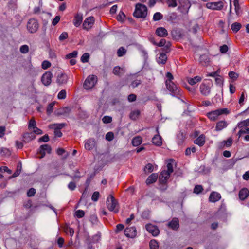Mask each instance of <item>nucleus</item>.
I'll return each instance as SVG.
<instances>
[{"instance_id":"b1692460","label":"nucleus","mask_w":249,"mask_h":249,"mask_svg":"<svg viewBox=\"0 0 249 249\" xmlns=\"http://www.w3.org/2000/svg\"><path fill=\"white\" fill-rule=\"evenodd\" d=\"M83 19L82 15L81 14H77L73 20V24L75 26L78 27L81 23Z\"/></svg>"},{"instance_id":"3c124183","label":"nucleus","mask_w":249,"mask_h":249,"mask_svg":"<svg viewBox=\"0 0 249 249\" xmlns=\"http://www.w3.org/2000/svg\"><path fill=\"white\" fill-rule=\"evenodd\" d=\"M75 214L77 218H80L84 216L85 212L83 210H79L76 211Z\"/></svg>"},{"instance_id":"cd10ccee","label":"nucleus","mask_w":249,"mask_h":249,"mask_svg":"<svg viewBox=\"0 0 249 249\" xmlns=\"http://www.w3.org/2000/svg\"><path fill=\"white\" fill-rule=\"evenodd\" d=\"M227 124H228L227 122L225 121H219L216 124L215 130L217 131H220L222 130L224 128L226 127Z\"/></svg>"},{"instance_id":"338daca9","label":"nucleus","mask_w":249,"mask_h":249,"mask_svg":"<svg viewBox=\"0 0 249 249\" xmlns=\"http://www.w3.org/2000/svg\"><path fill=\"white\" fill-rule=\"evenodd\" d=\"M141 84V81L140 80H135L132 82L131 86L133 88H136Z\"/></svg>"},{"instance_id":"09e8293b","label":"nucleus","mask_w":249,"mask_h":249,"mask_svg":"<svg viewBox=\"0 0 249 249\" xmlns=\"http://www.w3.org/2000/svg\"><path fill=\"white\" fill-rule=\"evenodd\" d=\"M58 98L59 99H64L66 97V91L65 90L63 89L61 90L58 94Z\"/></svg>"},{"instance_id":"37998d69","label":"nucleus","mask_w":249,"mask_h":249,"mask_svg":"<svg viewBox=\"0 0 249 249\" xmlns=\"http://www.w3.org/2000/svg\"><path fill=\"white\" fill-rule=\"evenodd\" d=\"M89 58V55L88 53H84L81 57V61L83 63L88 62Z\"/></svg>"},{"instance_id":"680f3d73","label":"nucleus","mask_w":249,"mask_h":249,"mask_svg":"<svg viewBox=\"0 0 249 249\" xmlns=\"http://www.w3.org/2000/svg\"><path fill=\"white\" fill-rule=\"evenodd\" d=\"M228 51V47L227 45H223L220 47V51L222 53H225Z\"/></svg>"},{"instance_id":"0eeeda50","label":"nucleus","mask_w":249,"mask_h":249,"mask_svg":"<svg viewBox=\"0 0 249 249\" xmlns=\"http://www.w3.org/2000/svg\"><path fill=\"white\" fill-rule=\"evenodd\" d=\"M38 23L36 19L31 18L28 20L27 24V28L30 33H36L38 30Z\"/></svg>"},{"instance_id":"c9c22d12","label":"nucleus","mask_w":249,"mask_h":249,"mask_svg":"<svg viewBox=\"0 0 249 249\" xmlns=\"http://www.w3.org/2000/svg\"><path fill=\"white\" fill-rule=\"evenodd\" d=\"M140 114V112L138 110L133 111L130 114V118L132 120H135L138 118Z\"/></svg>"},{"instance_id":"052dcab7","label":"nucleus","mask_w":249,"mask_h":249,"mask_svg":"<svg viewBox=\"0 0 249 249\" xmlns=\"http://www.w3.org/2000/svg\"><path fill=\"white\" fill-rule=\"evenodd\" d=\"M171 46V44L170 42H166L165 45L164 46V48H163V50L165 53H168L170 52V47Z\"/></svg>"},{"instance_id":"aec40b11","label":"nucleus","mask_w":249,"mask_h":249,"mask_svg":"<svg viewBox=\"0 0 249 249\" xmlns=\"http://www.w3.org/2000/svg\"><path fill=\"white\" fill-rule=\"evenodd\" d=\"M200 91L202 95L207 96L210 93L211 89L209 86L203 83L200 86Z\"/></svg>"},{"instance_id":"5fc2aeb1","label":"nucleus","mask_w":249,"mask_h":249,"mask_svg":"<svg viewBox=\"0 0 249 249\" xmlns=\"http://www.w3.org/2000/svg\"><path fill=\"white\" fill-rule=\"evenodd\" d=\"M68 37V34L67 32H63L59 36V39L60 41H62Z\"/></svg>"},{"instance_id":"bf43d9fd","label":"nucleus","mask_w":249,"mask_h":249,"mask_svg":"<svg viewBox=\"0 0 249 249\" xmlns=\"http://www.w3.org/2000/svg\"><path fill=\"white\" fill-rule=\"evenodd\" d=\"M100 194L98 192H94L92 196L91 199L94 201H97L99 198Z\"/></svg>"},{"instance_id":"0e129e2a","label":"nucleus","mask_w":249,"mask_h":249,"mask_svg":"<svg viewBox=\"0 0 249 249\" xmlns=\"http://www.w3.org/2000/svg\"><path fill=\"white\" fill-rule=\"evenodd\" d=\"M68 187L70 190L73 191L76 188V185L75 182L71 181L69 183Z\"/></svg>"},{"instance_id":"1a4fd4ad","label":"nucleus","mask_w":249,"mask_h":249,"mask_svg":"<svg viewBox=\"0 0 249 249\" xmlns=\"http://www.w3.org/2000/svg\"><path fill=\"white\" fill-rule=\"evenodd\" d=\"M224 6L222 1L208 2L206 4V7L211 9L215 10H221Z\"/></svg>"},{"instance_id":"c85d7f7f","label":"nucleus","mask_w":249,"mask_h":249,"mask_svg":"<svg viewBox=\"0 0 249 249\" xmlns=\"http://www.w3.org/2000/svg\"><path fill=\"white\" fill-rule=\"evenodd\" d=\"M202 78L199 76H196L194 78H188L187 82L191 85H194L197 82H200Z\"/></svg>"},{"instance_id":"c756f323","label":"nucleus","mask_w":249,"mask_h":249,"mask_svg":"<svg viewBox=\"0 0 249 249\" xmlns=\"http://www.w3.org/2000/svg\"><path fill=\"white\" fill-rule=\"evenodd\" d=\"M113 73L116 75L121 76L124 73L123 68L120 67L119 66H115L113 70Z\"/></svg>"},{"instance_id":"f3484780","label":"nucleus","mask_w":249,"mask_h":249,"mask_svg":"<svg viewBox=\"0 0 249 249\" xmlns=\"http://www.w3.org/2000/svg\"><path fill=\"white\" fill-rule=\"evenodd\" d=\"M52 148L51 146L48 144H43L40 146L39 153L41 155V158H43L45 155V152L48 154L51 153Z\"/></svg>"},{"instance_id":"bb28decb","label":"nucleus","mask_w":249,"mask_h":249,"mask_svg":"<svg viewBox=\"0 0 249 249\" xmlns=\"http://www.w3.org/2000/svg\"><path fill=\"white\" fill-rule=\"evenodd\" d=\"M158 178V175L156 173H153L150 175L146 180V183L147 184H152L157 180Z\"/></svg>"},{"instance_id":"6ab92c4d","label":"nucleus","mask_w":249,"mask_h":249,"mask_svg":"<svg viewBox=\"0 0 249 249\" xmlns=\"http://www.w3.org/2000/svg\"><path fill=\"white\" fill-rule=\"evenodd\" d=\"M249 195V190L246 188H242L239 192V197L240 200H245Z\"/></svg>"},{"instance_id":"4be33fe9","label":"nucleus","mask_w":249,"mask_h":249,"mask_svg":"<svg viewBox=\"0 0 249 249\" xmlns=\"http://www.w3.org/2000/svg\"><path fill=\"white\" fill-rule=\"evenodd\" d=\"M221 198V195L220 194L213 192L211 193L209 196V200L212 202H215L218 201Z\"/></svg>"},{"instance_id":"8fccbe9b","label":"nucleus","mask_w":249,"mask_h":249,"mask_svg":"<svg viewBox=\"0 0 249 249\" xmlns=\"http://www.w3.org/2000/svg\"><path fill=\"white\" fill-rule=\"evenodd\" d=\"M36 127V122L34 119H32L29 121L28 128L29 129L31 128H35Z\"/></svg>"},{"instance_id":"79ce46f5","label":"nucleus","mask_w":249,"mask_h":249,"mask_svg":"<svg viewBox=\"0 0 249 249\" xmlns=\"http://www.w3.org/2000/svg\"><path fill=\"white\" fill-rule=\"evenodd\" d=\"M163 18V15L160 12H157L154 14L153 19L154 21L160 20Z\"/></svg>"},{"instance_id":"f8f14e48","label":"nucleus","mask_w":249,"mask_h":249,"mask_svg":"<svg viewBox=\"0 0 249 249\" xmlns=\"http://www.w3.org/2000/svg\"><path fill=\"white\" fill-rule=\"evenodd\" d=\"M71 112V109L69 107H64L60 108L55 111V114L56 116L63 115L65 116H68Z\"/></svg>"},{"instance_id":"c03bdc74","label":"nucleus","mask_w":249,"mask_h":249,"mask_svg":"<svg viewBox=\"0 0 249 249\" xmlns=\"http://www.w3.org/2000/svg\"><path fill=\"white\" fill-rule=\"evenodd\" d=\"M249 134V128H242L238 132L237 135L239 136V138L242 136L244 134Z\"/></svg>"},{"instance_id":"9d476101","label":"nucleus","mask_w":249,"mask_h":249,"mask_svg":"<svg viewBox=\"0 0 249 249\" xmlns=\"http://www.w3.org/2000/svg\"><path fill=\"white\" fill-rule=\"evenodd\" d=\"M124 233L128 237L133 238L137 235V230L135 227H127L124 230Z\"/></svg>"},{"instance_id":"2eb2a0df","label":"nucleus","mask_w":249,"mask_h":249,"mask_svg":"<svg viewBox=\"0 0 249 249\" xmlns=\"http://www.w3.org/2000/svg\"><path fill=\"white\" fill-rule=\"evenodd\" d=\"M68 80V77L67 75L65 73H61L58 75L56 82L59 85H64L67 83Z\"/></svg>"},{"instance_id":"69168bd1","label":"nucleus","mask_w":249,"mask_h":249,"mask_svg":"<svg viewBox=\"0 0 249 249\" xmlns=\"http://www.w3.org/2000/svg\"><path fill=\"white\" fill-rule=\"evenodd\" d=\"M49 140V137L47 134L44 135L43 137L40 138L38 140V142H47Z\"/></svg>"},{"instance_id":"39448f33","label":"nucleus","mask_w":249,"mask_h":249,"mask_svg":"<svg viewBox=\"0 0 249 249\" xmlns=\"http://www.w3.org/2000/svg\"><path fill=\"white\" fill-rule=\"evenodd\" d=\"M229 113V111L228 109L224 108L216 109L209 112L207 114V116L210 120L214 121L217 119L218 116L222 114H228Z\"/></svg>"},{"instance_id":"9b49d317","label":"nucleus","mask_w":249,"mask_h":249,"mask_svg":"<svg viewBox=\"0 0 249 249\" xmlns=\"http://www.w3.org/2000/svg\"><path fill=\"white\" fill-rule=\"evenodd\" d=\"M145 228L146 230L154 236H157L160 233V231L158 228L151 224L146 225Z\"/></svg>"},{"instance_id":"4c0bfd02","label":"nucleus","mask_w":249,"mask_h":249,"mask_svg":"<svg viewBox=\"0 0 249 249\" xmlns=\"http://www.w3.org/2000/svg\"><path fill=\"white\" fill-rule=\"evenodd\" d=\"M54 104L55 103L54 102H52L49 104L48 106L46 109L47 115H49L52 113L53 110V106L54 105Z\"/></svg>"},{"instance_id":"4d7b16f0","label":"nucleus","mask_w":249,"mask_h":249,"mask_svg":"<svg viewBox=\"0 0 249 249\" xmlns=\"http://www.w3.org/2000/svg\"><path fill=\"white\" fill-rule=\"evenodd\" d=\"M42 68L45 70L51 66V63L47 60L43 61L42 63Z\"/></svg>"},{"instance_id":"ddd939ff","label":"nucleus","mask_w":249,"mask_h":249,"mask_svg":"<svg viewBox=\"0 0 249 249\" xmlns=\"http://www.w3.org/2000/svg\"><path fill=\"white\" fill-rule=\"evenodd\" d=\"M156 132L157 134L155 135L152 138V143L158 146L161 145L162 143V140L161 137L159 135V128L157 127L156 128Z\"/></svg>"},{"instance_id":"13d9d810","label":"nucleus","mask_w":249,"mask_h":249,"mask_svg":"<svg viewBox=\"0 0 249 249\" xmlns=\"http://www.w3.org/2000/svg\"><path fill=\"white\" fill-rule=\"evenodd\" d=\"M114 138V134L111 132H107L106 135V139L108 141H112Z\"/></svg>"},{"instance_id":"e2e57ef3","label":"nucleus","mask_w":249,"mask_h":249,"mask_svg":"<svg viewBox=\"0 0 249 249\" xmlns=\"http://www.w3.org/2000/svg\"><path fill=\"white\" fill-rule=\"evenodd\" d=\"M229 76L231 79H236L237 78L238 75L233 71H230L229 72Z\"/></svg>"},{"instance_id":"5701e85b","label":"nucleus","mask_w":249,"mask_h":249,"mask_svg":"<svg viewBox=\"0 0 249 249\" xmlns=\"http://www.w3.org/2000/svg\"><path fill=\"white\" fill-rule=\"evenodd\" d=\"M156 33L160 37H165L168 35L167 30L163 27H159L156 30Z\"/></svg>"},{"instance_id":"864d4df0","label":"nucleus","mask_w":249,"mask_h":249,"mask_svg":"<svg viewBox=\"0 0 249 249\" xmlns=\"http://www.w3.org/2000/svg\"><path fill=\"white\" fill-rule=\"evenodd\" d=\"M20 51L23 53H27L29 52V47L26 45H22L20 48Z\"/></svg>"},{"instance_id":"f257e3e1","label":"nucleus","mask_w":249,"mask_h":249,"mask_svg":"<svg viewBox=\"0 0 249 249\" xmlns=\"http://www.w3.org/2000/svg\"><path fill=\"white\" fill-rule=\"evenodd\" d=\"M168 79L165 81L166 88L171 92V95L179 98L181 92L178 88L172 82L173 76L171 73L168 72L166 74Z\"/></svg>"},{"instance_id":"6e6552de","label":"nucleus","mask_w":249,"mask_h":249,"mask_svg":"<svg viewBox=\"0 0 249 249\" xmlns=\"http://www.w3.org/2000/svg\"><path fill=\"white\" fill-rule=\"evenodd\" d=\"M53 74L51 71L45 72L41 77V82L45 86H48L50 85L52 81Z\"/></svg>"},{"instance_id":"72a5a7b5","label":"nucleus","mask_w":249,"mask_h":249,"mask_svg":"<svg viewBox=\"0 0 249 249\" xmlns=\"http://www.w3.org/2000/svg\"><path fill=\"white\" fill-rule=\"evenodd\" d=\"M167 57L166 54L163 53H161L160 54L159 59L158 60V62L159 63H161V64H164L166 63V62L167 61Z\"/></svg>"},{"instance_id":"58836bf2","label":"nucleus","mask_w":249,"mask_h":249,"mask_svg":"<svg viewBox=\"0 0 249 249\" xmlns=\"http://www.w3.org/2000/svg\"><path fill=\"white\" fill-rule=\"evenodd\" d=\"M153 171V166L151 163H148L146 165L144 169V171L146 173H150Z\"/></svg>"},{"instance_id":"a19ab883","label":"nucleus","mask_w":249,"mask_h":249,"mask_svg":"<svg viewBox=\"0 0 249 249\" xmlns=\"http://www.w3.org/2000/svg\"><path fill=\"white\" fill-rule=\"evenodd\" d=\"M203 190L202 186L200 185H196L194 189L193 192L196 194H199Z\"/></svg>"},{"instance_id":"7ed1b4c3","label":"nucleus","mask_w":249,"mask_h":249,"mask_svg":"<svg viewBox=\"0 0 249 249\" xmlns=\"http://www.w3.org/2000/svg\"><path fill=\"white\" fill-rule=\"evenodd\" d=\"M174 160L170 159L167 164V170H163L159 176V179L162 182H166L169 178L171 174L173 172Z\"/></svg>"},{"instance_id":"4468645a","label":"nucleus","mask_w":249,"mask_h":249,"mask_svg":"<svg viewBox=\"0 0 249 249\" xmlns=\"http://www.w3.org/2000/svg\"><path fill=\"white\" fill-rule=\"evenodd\" d=\"M94 21V18L93 17H90L86 18L83 23L84 29L86 30L90 29L93 25Z\"/></svg>"},{"instance_id":"774afa93","label":"nucleus","mask_w":249,"mask_h":249,"mask_svg":"<svg viewBox=\"0 0 249 249\" xmlns=\"http://www.w3.org/2000/svg\"><path fill=\"white\" fill-rule=\"evenodd\" d=\"M232 139L231 137H230L228 139L227 141H224L223 142L225 144L226 146H230L232 144Z\"/></svg>"},{"instance_id":"603ef678","label":"nucleus","mask_w":249,"mask_h":249,"mask_svg":"<svg viewBox=\"0 0 249 249\" xmlns=\"http://www.w3.org/2000/svg\"><path fill=\"white\" fill-rule=\"evenodd\" d=\"M36 193V189L33 188H31L28 191L27 195L28 197H32L35 196Z\"/></svg>"},{"instance_id":"dca6fc26","label":"nucleus","mask_w":249,"mask_h":249,"mask_svg":"<svg viewBox=\"0 0 249 249\" xmlns=\"http://www.w3.org/2000/svg\"><path fill=\"white\" fill-rule=\"evenodd\" d=\"M167 225L171 229L177 231L179 227L178 218H173L170 222H168Z\"/></svg>"},{"instance_id":"2f4dec72","label":"nucleus","mask_w":249,"mask_h":249,"mask_svg":"<svg viewBox=\"0 0 249 249\" xmlns=\"http://www.w3.org/2000/svg\"><path fill=\"white\" fill-rule=\"evenodd\" d=\"M142 138L140 136L134 137L132 141V144L134 146H138L141 144Z\"/></svg>"},{"instance_id":"de8ad7c7","label":"nucleus","mask_w":249,"mask_h":249,"mask_svg":"<svg viewBox=\"0 0 249 249\" xmlns=\"http://www.w3.org/2000/svg\"><path fill=\"white\" fill-rule=\"evenodd\" d=\"M78 52L76 51H74L72 53H70L66 55V57L67 59H71L72 58H75L77 56Z\"/></svg>"},{"instance_id":"e433bc0d","label":"nucleus","mask_w":249,"mask_h":249,"mask_svg":"<svg viewBox=\"0 0 249 249\" xmlns=\"http://www.w3.org/2000/svg\"><path fill=\"white\" fill-rule=\"evenodd\" d=\"M150 249H158V243L155 240H151L149 243Z\"/></svg>"},{"instance_id":"a211bd4d","label":"nucleus","mask_w":249,"mask_h":249,"mask_svg":"<svg viewBox=\"0 0 249 249\" xmlns=\"http://www.w3.org/2000/svg\"><path fill=\"white\" fill-rule=\"evenodd\" d=\"M22 137L23 141L27 143L35 139L36 138V135L33 132H26L23 134Z\"/></svg>"},{"instance_id":"423d86ee","label":"nucleus","mask_w":249,"mask_h":249,"mask_svg":"<svg viewBox=\"0 0 249 249\" xmlns=\"http://www.w3.org/2000/svg\"><path fill=\"white\" fill-rule=\"evenodd\" d=\"M97 81V78L94 75L89 76L85 80L83 87L85 89H92Z\"/></svg>"},{"instance_id":"49530a36","label":"nucleus","mask_w":249,"mask_h":249,"mask_svg":"<svg viewBox=\"0 0 249 249\" xmlns=\"http://www.w3.org/2000/svg\"><path fill=\"white\" fill-rule=\"evenodd\" d=\"M167 4L170 7H175L178 5L176 0H168Z\"/></svg>"},{"instance_id":"f03ea898","label":"nucleus","mask_w":249,"mask_h":249,"mask_svg":"<svg viewBox=\"0 0 249 249\" xmlns=\"http://www.w3.org/2000/svg\"><path fill=\"white\" fill-rule=\"evenodd\" d=\"M147 15V7L142 4L137 3L135 6V9L133 16L137 18L145 19Z\"/></svg>"},{"instance_id":"473e14b6","label":"nucleus","mask_w":249,"mask_h":249,"mask_svg":"<svg viewBox=\"0 0 249 249\" xmlns=\"http://www.w3.org/2000/svg\"><path fill=\"white\" fill-rule=\"evenodd\" d=\"M242 25L239 22H234L231 25V29L234 33H237L241 28Z\"/></svg>"},{"instance_id":"7c9ffc66","label":"nucleus","mask_w":249,"mask_h":249,"mask_svg":"<svg viewBox=\"0 0 249 249\" xmlns=\"http://www.w3.org/2000/svg\"><path fill=\"white\" fill-rule=\"evenodd\" d=\"M66 125L67 124L66 123L53 124L50 125V128L60 130Z\"/></svg>"},{"instance_id":"ea45409f","label":"nucleus","mask_w":249,"mask_h":249,"mask_svg":"<svg viewBox=\"0 0 249 249\" xmlns=\"http://www.w3.org/2000/svg\"><path fill=\"white\" fill-rule=\"evenodd\" d=\"M126 50L123 47H121L117 50V55L122 57L126 53Z\"/></svg>"},{"instance_id":"393cba45","label":"nucleus","mask_w":249,"mask_h":249,"mask_svg":"<svg viewBox=\"0 0 249 249\" xmlns=\"http://www.w3.org/2000/svg\"><path fill=\"white\" fill-rule=\"evenodd\" d=\"M179 4L185 10L188 12L191 7V3L188 0H179Z\"/></svg>"},{"instance_id":"6e6d98bb","label":"nucleus","mask_w":249,"mask_h":249,"mask_svg":"<svg viewBox=\"0 0 249 249\" xmlns=\"http://www.w3.org/2000/svg\"><path fill=\"white\" fill-rule=\"evenodd\" d=\"M102 121L105 124L110 123L112 121V117L108 116H105L102 118Z\"/></svg>"},{"instance_id":"412c9836","label":"nucleus","mask_w":249,"mask_h":249,"mask_svg":"<svg viewBox=\"0 0 249 249\" xmlns=\"http://www.w3.org/2000/svg\"><path fill=\"white\" fill-rule=\"evenodd\" d=\"M95 146V141L93 139L87 140L85 143V148L89 150L92 149Z\"/></svg>"},{"instance_id":"a18cd8bd","label":"nucleus","mask_w":249,"mask_h":249,"mask_svg":"<svg viewBox=\"0 0 249 249\" xmlns=\"http://www.w3.org/2000/svg\"><path fill=\"white\" fill-rule=\"evenodd\" d=\"M185 135H186L184 132L182 131L179 132V133L178 135V138L179 140V142L182 143L183 142L185 137Z\"/></svg>"},{"instance_id":"a878e982","label":"nucleus","mask_w":249,"mask_h":249,"mask_svg":"<svg viewBox=\"0 0 249 249\" xmlns=\"http://www.w3.org/2000/svg\"><path fill=\"white\" fill-rule=\"evenodd\" d=\"M205 142V136L204 135H201L196 139L194 141V143L198 145L199 146H203Z\"/></svg>"},{"instance_id":"20e7f679","label":"nucleus","mask_w":249,"mask_h":249,"mask_svg":"<svg viewBox=\"0 0 249 249\" xmlns=\"http://www.w3.org/2000/svg\"><path fill=\"white\" fill-rule=\"evenodd\" d=\"M107 205L108 210L117 213L119 211L118 204L112 195H109L107 200Z\"/></svg>"},{"instance_id":"f704fd0d","label":"nucleus","mask_w":249,"mask_h":249,"mask_svg":"<svg viewBox=\"0 0 249 249\" xmlns=\"http://www.w3.org/2000/svg\"><path fill=\"white\" fill-rule=\"evenodd\" d=\"M248 126H249V118L243 121L240 122L238 123L237 124V126L240 128H242L244 127H246Z\"/></svg>"}]
</instances>
